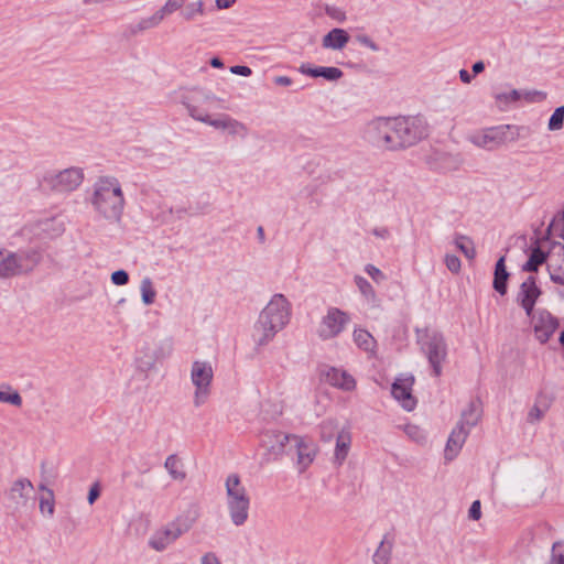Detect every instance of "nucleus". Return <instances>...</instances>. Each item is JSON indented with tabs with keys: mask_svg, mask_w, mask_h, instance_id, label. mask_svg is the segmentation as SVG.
Instances as JSON below:
<instances>
[{
	"mask_svg": "<svg viewBox=\"0 0 564 564\" xmlns=\"http://www.w3.org/2000/svg\"><path fill=\"white\" fill-rule=\"evenodd\" d=\"M292 318V303L282 293L273 294L253 325L252 340L257 346L268 345L275 335L283 330Z\"/></svg>",
	"mask_w": 564,
	"mask_h": 564,
	"instance_id": "1",
	"label": "nucleus"
},
{
	"mask_svg": "<svg viewBox=\"0 0 564 564\" xmlns=\"http://www.w3.org/2000/svg\"><path fill=\"white\" fill-rule=\"evenodd\" d=\"M89 202L98 217L108 221L120 220L126 206L120 181L112 175L97 177L91 186Z\"/></svg>",
	"mask_w": 564,
	"mask_h": 564,
	"instance_id": "2",
	"label": "nucleus"
},
{
	"mask_svg": "<svg viewBox=\"0 0 564 564\" xmlns=\"http://www.w3.org/2000/svg\"><path fill=\"white\" fill-rule=\"evenodd\" d=\"M225 503L229 519L235 527H242L249 519L251 497L238 474L225 478Z\"/></svg>",
	"mask_w": 564,
	"mask_h": 564,
	"instance_id": "3",
	"label": "nucleus"
},
{
	"mask_svg": "<svg viewBox=\"0 0 564 564\" xmlns=\"http://www.w3.org/2000/svg\"><path fill=\"white\" fill-rule=\"evenodd\" d=\"M42 254L35 248L10 251L0 249V279L7 280L31 273L41 262Z\"/></svg>",
	"mask_w": 564,
	"mask_h": 564,
	"instance_id": "4",
	"label": "nucleus"
},
{
	"mask_svg": "<svg viewBox=\"0 0 564 564\" xmlns=\"http://www.w3.org/2000/svg\"><path fill=\"white\" fill-rule=\"evenodd\" d=\"M198 518L197 511L180 514L173 521L158 528L149 538L148 545L156 552H163L188 532Z\"/></svg>",
	"mask_w": 564,
	"mask_h": 564,
	"instance_id": "5",
	"label": "nucleus"
},
{
	"mask_svg": "<svg viewBox=\"0 0 564 564\" xmlns=\"http://www.w3.org/2000/svg\"><path fill=\"white\" fill-rule=\"evenodd\" d=\"M394 117H378L366 123L362 139L380 151H399Z\"/></svg>",
	"mask_w": 564,
	"mask_h": 564,
	"instance_id": "6",
	"label": "nucleus"
},
{
	"mask_svg": "<svg viewBox=\"0 0 564 564\" xmlns=\"http://www.w3.org/2000/svg\"><path fill=\"white\" fill-rule=\"evenodd\" d=\"M351 316L348 312L327 306L313 326L314 336L323 343L338 339L349 327Z\"/></svg>",
	"mask_w": 564,
	"mask_h": 564,
	"instance_id": "7",
	"label": "nucleus"
},
{
	"mask_svg": "<svg viewBox=\"0 0 564 564\" xmlns=\"http://www.w3.org/2000/svg\"><path fill=\"white\" fill-rule=\"evenodd\" d=\"M417 343L422 352L427 358L434 376H441L442 364L447 357V345L444 336L437 330L425 329L419 332Z\"/></svg>",
	"mask_w": 564,
	"mask_h": 564,
	"instance_id": "8",
	"label": "nucleus"
},
{
	"mask_svg": "<svg viewBox=\"0 0 564 564\" xmlns=\"http://www.w3.org/2000/svg\"><path fill=\"white\" fill-rule=\"evenodd\" d=\"M191 383L194 387L193 405L203 406L212 394L214 369L207 360H194L189 369Z\"/></svg>",
	"mask_w": 564,
	"mask_h": 564,
	"instance_id": "9",
	"label": "nucleus"
},
{
	"mask_svg": "<svg viewBox=\"0 0 564 564\" xmlns=\"http://www.w3.org/2000/svg\"><path fill=\"white\" fill-rule=\"evenodd\" d=\"M395 118L398 150L410 148L429 135L430 126L421 116H399Z\"/></svg>",
	"mask_w": 564,
	"mask_h": 564,
	"instance_id": "10",
	"label": "nucleus"
},
{
	"mask_svg": "<svg viewBox=\"0 0 564 564\" xmlns=\"http://www.w3.org/2000/svg\"><path fill=\"white\" fill-rule=\"evenodd\" d=\"M84 170L70 166L61 171L48 172L43 176L42 184L54 193H70L77 189L84 182Z\"/></svg>",
	"mask_w": 564,
	"mask_h": 564,
	"instance_id": "11",
	"label": "nucleus"
},
{
	"mask_svg": "<svg viewBox=\"0 0 564 564\" xmlns=\"http://www.w3.org/2000/svg\"><path fill=\"white\" fill-rule=\"evenodd\" d=\"M187 109H188L189 116L193 119H195L199 122H203L205 124H208V126L215 128L216 130L226 131L227 133H229L231 135L240 137V138H245L248 133V129L243 123H241L226 115L212 113L208 111L207 108H187Z\"/></svg>",
	"mask_w": 564,
	"mask_h": 564,
	"instance_id": "12",
	"label": "nucleus"
},
{
	"mask_svg": "<svg viewBox=\"0 0 564 564\" xmlns=\"http://www.w3.org/2000/svg\"><path fill=\"white\" fill-rule=\"evenodd\" d=\"M495 101L500 105L510 104H544L549 102L547 93L544 90L531 88V87H519L506 85L499 87L495 91Z\"/></svg>",
	"mask_w": 564,
	"mask_h": 564,
	"instance_id": "13",
	"label": "nucleus"
},
{
	"mask_svg": "<svg viewBox=\"0 0 564 564\" xmlns=\"http://www.w3.org/2000/svg\"><path fill=\"white\" fill-rule=\"evenodd\" d=\"M478 413L470 412L469 414H464L463 421L459 422L451 432L445 449H444V458L448 462L455 459L460 453L468 435L470 429L476 425L478 421Z\"/></svg>",
	"mask_w": 564,
	"mask_h": 564,
	"instance_id": "14",
	"label": "nucleus"
},
{
	"mask_svg": "<svg viewBox=\"0 0 564 564\" xmlns=\"http://www.w3.org/2000/svg\"><path fill=\"white\" fill-rule=\"evenodd\" d=\"M297 435L282 431L268 430L262 434L261 444L274 459L293 451L294 438Z\"/></svg>",
	"mask_w": 564,
	"mask_h": 564,
	"instance_id": "15",
	"label": "nucleus"
},
{
	"mask_svg": "<svg viewBox=\"0 0 564 564\" xmlns=\"http://www.w3.org/2000/svg\"><path fill=\"white\" fill-rule=\"evenodd\" d=\"M171 354L170 346L143 345L135 355V367L139 371L148 373L156 369L158 365Z\"/></svg>",
	"mask_w": 564,
	"mask_h": 564,
	"instance_id": "16",
	"label": "nucleus"
},
{
	"mask_svg": "<svg viewBox=\"0 0 564 564\" xmlns=\"http://www.w3.org/2000/svg\"><path fill=\"white\" fill-rule=\"evenodd\" d=\"M531 327L534 339L545 345L560 327V321L546 310H539L532 313Z\"/></svg>",
	"mask_w": 564,
	"mask_h": 564,
	"instance_id": "17",
	"label": "nucleus"
},
{
	"mask_svg": "<svg viewBox=\"0 0 564 564\" xmlns=\"http://www.w3.org/2000/svg\"><path fill=\"white\" fill-rule=\"evenodd\" d=\"M508 127H492L469 134L468 140L476 147L495 150L506 140Z\"/></svg>",
	"mask_w": 564,
	"mask_h": 564,
	"instance_id": "18",
	"label": "nucleus"
},
{
	"mask_svg": "<svg viewBox=\"0 0 564 564\" xmlns=\"http://www.w3.org/2000/svg\"><path fill=\"white\" fill-rule=\"evenodd\" d=\"M295 453V466L300 473H304L314 462L317 454L316 444L303 436L294 438L293 451Z\"/></svg>",
	"mask_w": 564,
	"mask_h": 564,
	"instance_id": "19",
	"label": "nucleus"
},
{
	"mask_svg": "<svg viewBox=\"0 0 564 564\" xmlns=\"http://www.w3.org/2000/svg\"><path fill=\"white\" fill-rule=\"evenodd\" d=\"M414 383L413 376L399 377L392 383L391 394L400 405L406 410L412 411L416 405V400L412 394V387Z\"/></svg>",
	"mask_w": 564,
	"mask_h": 564,
	"instance_id": "20",
	"label": "nucleus"
},
{
	"mask_svg": "<svg viewBox=\"0 0 564 564\" xmlns=\"http://www.w3.org/2000/svg\"><path fill=\"white\" fill-rule=\"evenodd\" d=\"M547 269L554 283L564 285V246L553 243L547 252Z\"/></svg>",
	"mask_w": 564,
	"mask_h": 564,
	"instance_id": "21",
	"label": "nucleus"
},
{
	"mask_svg": "<svg viewBox=\"0 0 564 564\" xmlns=\"http://www.w3.org/2000/svg\"><path fill=\"white\" fill-rule=\"evenodd\" d=\"M541 295V290L538 288L535 279L529 276L520 286L518 293V302L523 307L528 316L533 313V307L536 300Z\"/></svg>",
	"mask_w": 564,
	"mask_h": 564,
	"instance_id": "22",
	"label": "nucleus"
},
{
	"mask_svg": "<svg viewBox=\"0 0 564 564\" xmlns=\"http://www.w3.org/2000/svg\"><path fill=\"white\" fill-rule=\"evenodd\" d=\"M32 491V482L26 478H21L12 484L8 497L15 507H25L31 498Z\"/></svg>",
	"mask_w": 564,
	"mask_h": 564,
	"instance_id": "23",
	"label": "nucleus"
},
{
	"mask_svg": "<svg viewBox=\"0 0 564 564\" xmlns=\"http://www.w3.org/2000/svg\"><path fill=\"white\" fill-rule=\"evenodd\" d=\"M326 379L333 387L343 391H354L357 387L355 378L344 369L330 368L326 372Z\"/></svg>",
	"mask_w": 564,
	"mask_h": 564,
	"instance_id": "24",
	"label": "nucleus"
},
{
	"mask_svg": "<svg viewBox=\"0 0 564 564\" xmlns=\"http://www.w3.org/2000/svg\"><path fill=\"white\" fill-rule=\"evenodd\" d=\"M300 73L303 75H307L313 78L322 77L327 82H337L343 77V70L338 67L334 66H318V67H312L308 64H303L299 68Z\"/></svg>",
	"mask_w": 564,
	"mask_h": 564,
	"instance_id": "25",
	"label": "nucleus"
},
{
	"mask_svg": "<svg viewBox=\"0 0 564 564\" xmlns=\"http://www.w3.org/2000/svg\"><path fill=\"white\" fill-rule=\"evenodd\" d=\"M349 39L346 30L335 28L323 36L322 46L326 50L341 51L348 44Z\"/></svg>",
	"mask_w": 564,
	"mask_h": 564,
	"instance_id": "26",
	"label": "nucleus"
},
{
	"mask_svg": "<svg viewBox=\"0 0 564 564\" xmlns=\"http://www.w3.org/2000/svg\"><path fill=\"white\" fill-rule=\"evenodd\" d=\"M351 445V436L347 431H340L336 437L334 463L340 466L347 458Z\"/></svg>",
	"mask_w": 564,
	"mask_h": 564,
	"instance_id": "27",
	"label": "nucleus"
},
{
	"mask_svg": "<svg viewBox=\"0 0 564 564\" xmlns=\"http://www.w3.org/2000/svg\"><path fill=\"white\" fill-rule=\"evenodd\" d=\"M547 241L539 243L536 247H534L530 253L529 260L523 265V270L525 271H538V268L543 263L547 262V253L544 250L545 245Z\"/></svg>",
	"mask_w": 564,
	"mask_h": 564,
	"instance_id": "28",
	"label": "nucleus"
},
{
	"mask_svg": "<svg viewBox=\"0 0 564 564\" xmlns=\"http://www.w3.org/2000/svg\"><path fill=\"white\" fill-rule=\"evenodd\" d=\"M354 343L358 348L366 352L373 354L376 348V339L364 328H356L352 333Z\"/></svg>",
	"mask_w": 564,
	"mask_h": 564,
	"instance_id": "29",
	"label": "nucleus"
},
{
	"mask_svg": "<svg viewBox=\"0 0 564 564\" xmlns=\"http://www.w3.org/2000/svg\"><path fill=\"white\" fill-rule=\"evenodd\" d=\"M508 278L509 273L507 272L506 269L505 257H501L496 263L494 276V289L501 295L506 294L507 292Z\"/></svg>",
	"mask_w": 564,
	"mask_h": 564,
	"instance_id": "30",
	"label": "nucleus"
},
{
	"mask_svg": "<svg viewBox=\"0 0 564 564\" xmlns=\"http://www.w3.org/2000/svg\"><path fill=\"white\" fill-rule=\"evenodd\" d=\"M551 405V401L545 397L540 394L533 404V406L530 409L528 413V421L530 423H536L541 421L545 413L547 412L549 408Z\"/></svg>",
	"mask_w": 564,
	"mask_h": 564,
	"instance_id": "31",
	"label": "nucleus"
},
{
	"mask_svg": "<svg viewBox=\"0 0 564 564\" xmlns=\"http://www.w3.org/2000/svg\"><path fill=\"white\" fill-rule=\"evenodd\" d=\"M164 467L166 468L172 479L177 481H183L185 479L186 473L184 470V465L177 456L170 455L165 459Z\"/></svg>",
	"mask_w": 564,
	"mask_h": 564,
	"instance_id": "32",
	"label": "nucleus"
},
{
	"mask_svg": "<svg viewBox=\"0 0 564 564\" xmlns=\"http://www.w3.org/2000/svg\"><path fill=\"white\" fill-rule=\"evenodd\" d=\"M400 429L404 432V434L413 442L420 445H424L427 442V433L426 431L417 424L408 423Z\"/></svg>",
	"mask_w": 564,
	"mask_h": 564,
	"instance_id": "33",
	"label": "nucleus"
},
{
	"mask_svg": "<svg viewBox=\"0 0 564 564\" xmlns=\"http://www.w3.org/2000/svg\"><path fill=\"white\" fill-rule=\"evenodd\" d=\"M141 300L144 305H152L156 297V290L152 280L145 276L140 282Z\"/></svg>",
	"mask_w": 564,
	"mask_h": 564,
	"instance_id": "34",
	"label": "nucleus"
},
{
	"mask_svg": "<svg viewBox=\"0 0 564 564\" xmlns=\"http://www.w3.org/2000/svg\"><path fill=\"white\" fill-rule=\"evenodd\" d=\"M40 512L47 517L52 518L55 512V499L53 490H46V495H42L39 501Z\"/></svg>",
	"mask_w": 564,
	"mask_h": 564,
	"instance_id": "35",
	"label": "nucleus"
},
{
	"mask_svg": "<svg viewBox=\"0 0 564 564\" xmlns=\"http://www.w3.org/2000/svg\"><path fill=\"white\" fill-rule=\"evenodd\" d=\"M0 402L8 403L14 406H21L22 398L17 390L7 386L0 389Z\"/></svg>",
	"mask_w": 564,
	"mask_h": 564,
	"instance_id": "36",
	"label": "nucleus"
},
{
	"mask_svg": "<svg viewBox=\"0 0 564 564\" xmlns=\"http://www.w3.org/2000/svg\"><path fill=\"white\" fill-rule=\"evenodd\" d=\"M354 280L359 292L367 301L376 300V291L367 279L360 275H356Z\"/></svg>",
	"mask_w": 564,
	"mask_h": 564,
	"instance_id": "37",
	"label": "nucleus"
},
{
	"mask_svg": "<svg viewBox=\"0 0 564 564\" xmlns=\"http://www.w3.org/2000/svg\"><path fill=\"white\" fill-rule=\"evenodd\" d=\"M391 557V545L382 541L373 554V564H389Z\"/></svg>",
	"mask_w": 564,
	"mask_h": 564,
	"instance_id": "38",
	"label": "nucleus"
},
{
	"mask_svg": "<svg viewBox=\"0 0 564 564\" xmlns=\"http://www.w3.org/2000/svg\"><path fill=\"white\" fill-rule=\"evenodd\" d=\"M167 14L163 11L161 8L155 13H153L151 17L145 18L140 21L139 29L140 30H148L158 26L166 17Z\"/></svg>",
	"mask_w": 564,
	"mask_h": 564,
	"instance_id": "39",
	"label": "nucleus"
},
{
	"mask_svg": "<svg viewBox=\"0 0 564 564\" xmlns=\"http://www.w3.org/2000/svg\"><path fill=\"white\" fill-rule=\"evenodd\" d=\"M167 14L163 11L161 8L155 13H153L151 17L145 18L140 21L139 29L140 30H148L158 26L166 17Z\"/></svg>",
	"mask_w": 564,
	"mask_h": 564,
	"instance_id": "40",
	"label": "nucleus"
},
{
	"mask_svg": "<svg viewBox=\"0 0 564 564\" xmlns=\"http://www.w3.org/2000/svg\"><path fill=\"white\" fill-rule=\"evenodd\" d=\"M456 247L468 258L474 259L476 256V250L474 243L470 239L466 237H458L455 240Z\"/></svg>",
	"mask_w": 564,
	"mask_h": 564,
	"instance_id": "41",
	"label": "nucleus"
},
{
	"mask_svg": "<svg viewBox=\"0 0 564 564\" xmlns=\"http://www.w3.org/2000/svg\"><path fill=\"white\" fill-rule=\"evenodd\" d=\"M324 11L327 17H329L332 20L336 21L337 23H344L347 20L346 11L337 6L334 4H326L324 7Z\"/></svg>",
	"mask_w": 564,
	"mask_h": 564,
	"instance_id": "42",
	"label": "nucleus"
},
{
	"mask_svg": "<svg viewBox=\"0 0 564 564\" xmlns=\"http://www.w3.org/2000/svg\"><path fill=\"white\" fill-rule=\"evenodd\" d=\"M203 13H204V3H203V1L199 0V1L188 3L185 7L182 14L185 20H192L196 15H202Z\"/></svg>",
	"mask_w": 564,
	"mask_h": 564,
	"instance_id": "43",
	"label": "nucleus"
},
{
	"mask_svg": "<svg viewBox=\"0 0 564 564\" xmlns=\"http://www.w3.org/2000/svg\"><path fill=\"white\" fill-rule=\"evenodd\" d=\"M564 123V108H555V111L551 116L547 129L550 131H558L563 128Z\"/></svg>",
	"mask_w": 564,
	"mask_h": 564,
	"instance_id": "44",
	"label": "nucleus"
},
{
	"mask_svg": "<svg viewBox=\"0 0 564 564\" xmlns=\"http://www.w3.org/2000/svg\"><path fill=\"white\" fill-rule=\"evenodd\" d=\"M549 564H564V544L555 543L552 549V557Z\"/></svg>",
	"mask_w": 564,
	"mask_h": 564,
	"instance_id": "45",
	"label": "nucleus"
},
{
	"mask_svg": "<svg viewBox=\"0 0 564 564\" xmlns=\"http://www.w3.org/2000/svg\"><path fill=\"white\" fill-rule=\"evenodd\" d=\"M365 272L376 282L381 283L386 280L384 273L373 264H367Z\"/></svg>",
	"mask_w": 564,
	"mask_h": 564,
	"instance_id": "46",
	"label": "nucleus"
},
{
	"mask_svg": "<svg viewBox=\"0 0 564 564\" xmlns=\"http://www.w3.org/2000/svg\"><path fill=\"white\" fill-rule=\"evenodd\" d=\"M357 42L369 48L372 52H378L380 50L379 45L367 34H359L356 37Z\"/></svg>",
	"mask_w": 564,
	"mask_h": 564,
	"instance_id": "47",
	"label": "nucleus"
},
{
	"mask_svg": "<svg viewBox=\"0 0 564 564\" xmlns=\"http://www.w3.org/2000/svg\"><path fill=\"white\" fill-rule=\"evenodd\" d=\"M445 264L447 269L453 273H458L460 270V260L455 254H446Z\"/></svg>",
	"mask_w": 564,
	"mask_h": 564,
	"instance_id": "48",
	"label": "nucleus"
},
{
	"mask_svg": "<svg viewBox=\"0 0 564 564\" xmlns=\"http://www.w3.org/2000/svg\"><path fill=\"white\" fill-rule=\"evenodd\" d=\"M111 282L119 286L126 285L129 282V274L124 270L115 271L111 274Z\"/></svg>",
	"mask_w": 564,
	"mask_h": 564,
	"instance_id": "49",
	"label": "nucleus"
},
{
	"mask_svg": "<svg viewBox=\"0 0 564 564\" xmlns=\"http://www.w3.org/2000/svg\"><path fill=\"white\" fill-rule=\"evenodd\" d=\"M185 2L186 0H167L162 9L169 15L181 9Z\"/></svg>",
	"mask_w": 564,
	"mask_h": 564,
	"instance_id": "50",
	"label": "nucleus"
},
{
	"mask_svg": "<svg viewBox=\"0 0 564 564\" xmlns=\"http://www.w3.org/2000/svg\"><path fill=\"white\" fill-rule=\"evenodd\" d=\"M199 564H223L220 557L215 552H205L199 557Z\"/></svg>",
	"mask_w": 564,
	"mask_h": 564,
	"instance_id": "51",
	"label": "nucleus"
},
{
	"mask_svg": "<svg viewBox=\"0 0 564 564\" xmlns=\"http://www.w3.org/2000/svg\"><path fill=\"white\" fill-rule=\"evenodd\" d=\"M468 518L474 521H478L481 518V505L479 500H475L469 510Z\"/></svg>",
	"mask_w": 564,
	"mask_h": 564,
	"instance_id": "52",
	"label": "nucleus"
},
{
	"mask_svg": "<svg viewBox=\"0 0 564 564\" xmlns=\"http://www.w3.org/2000/svg\"><path fill=\"white\" fill-rule=\"evenodd\" d=\"M230 73L243 77H249L252 75V69L245 65H235L230 67Z\"/></svg>",
	"mask_w": 564,
	"mask_h": 564,
	"instance_id": "53",
	"label": "nucleus"
},
{
	"mask_svg": "<svg viewBox=\"0 0 564 564\" xmlns=\"http://www.w3.org/2000/svg\"><path fill=\"white\" fill-rule=\"evenodd\" d=\"M99 495H100L99 487L97 484H95L89 489L88 497H87L88 503L94 505L95 501L98 499Z\"/></svg>",
	"mask_w": 564,
	"mask_h": 564,
	"instance_id": "54",
	"label": "nucleus"
},
{
	"mask_svg": "<svg viewBox=\"0 0 564 564\" xmlns=\"http://www.w3.org/2000/svg\"><path fill=\"white\" fill-rule=\"evenodd\" d=\"M372 235L376 236L377 238L386 240L390 237V231L386 227H378L372 230Z\"/></svg>",
	"mask_w": 564,
	"mask_h": 564,
	"instance_id": "55",
	"label": "nucleus"
},
{
	"mask_svg": "<svg viewBox=\"0 0 564 564\" xmlns=\"http://www.w3.org/2000/svg\"><path fill=\"white\" fill-rule=\"evenodd\" d=\"M274 84L278 86H290L292 84V79L288 76H278L274 78Z\"/></svg>",
	"mask_w": 564,
	"mask_h": 564,
	"instance_id": "56",
	"label": "nucleus"
},
{
	"mask_svg": "<svg viewBox=\"0 0 564 564\" xmlns=\"http://www.w3.org/2000/svg\"><path fill=\"white\" fill-rule=\"evenodd\" d=\"M236 0H216V7L220 10L230 8Z\"/></svg>",
	"mask_w": 564,
	"mask_h": 564,
	"instance_id": "57",
	"label": "nucleus"
},
{
	"mask_svg": "<svg viewBox=\"0 0 564 564\" xmlns=\"http://www.w3.org/2000/svg\"><path fill=\"white\" fill-rule=\"evenodd\" d=\"M459 78L464 84H469L473 79V76L466 69H460Z\"/></svg>",
	"mask_w": 564,
	"mask_h": 564,
	"instance_id": "58",
	"label": "nucleus"
},
{
	"mask_svg": "<svg viewBox=\"0 0 564 564\" xmlns=\"http://www.w3.org/2000/svg\"><path fill=\"white\" fill-rule=\"evenodd\" d=\"M485 69V64L484 62L479 61V62H476L474 65H473V73L474 75H478L480 74L481 72H484Z\"/></svg>",
	"mask_w": 564,
	"mask_h": 564,
	"instance_id": "59",
	"label": "nucleus"
},
{
	"mask_svg": "<svg viewBox=\"0 0 564 564\" xmlns=\"http://www.w3.org/2000/svg\"><path fill=\"white\" fill-rule=\"evenodd\" d=\"M210 65L214 67V68H223L224 67V63L220 58L218 57H213L210 59Z\"/></svg>",
	"mask_w": 564,
	"mask_h": 564,
	"instance_id": "60",
	"label": "nucleus"
},
{
	"mask_svg": "<svg viewBox=\"0 0 564 564\" xmlns=\"http://www.w3.org/2000/svg\"><path fill=\"white\" fill-rule=\"evenodd\" d=\"M39 489H40L41 491H43V495H46V490H51V489H50L46 485H44V484H41V485L39 486Z\"/></svg>",
	"mask_w": 564,
	"mask_h": 564,
	"instance_id": "61",
	"label": "nucleus"
},
{
	"mask_svg": "<svg viewBox=\"0 0 564 564\" xmlns=\"http://www.w3.org/2000/svg\"><path fill=\"white\" fill-rule=\"evenodd\" d=\"M558 341H560V344L564 347V330H563V332H561V334H560V338H558Z\"/></svg>",
	"mask_w": 564,
	"mask_h": 564,
	"instance_id": "62",
	"label": "nucleus"
}]
</instances>
